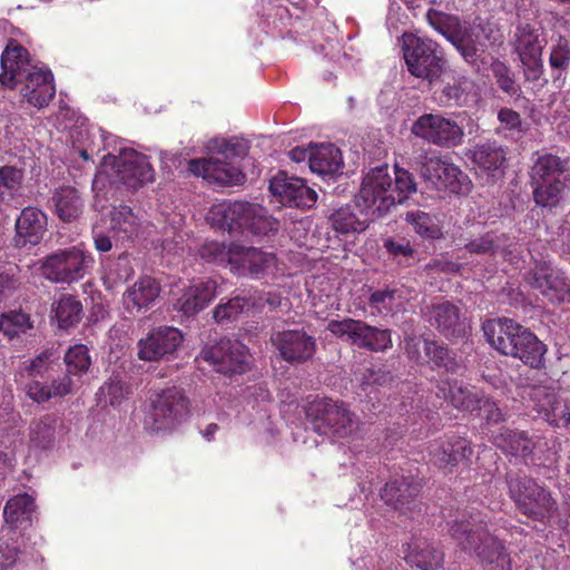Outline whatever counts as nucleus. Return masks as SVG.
<instances>
[{
    "label": "nucleus",
    "instance_id": "23",
    "mask_svg": "<svg viewBox=\"0 0 570 570\" xmlns=\"http://www.w3.org/2000/svg\"><path fill=\"white\" fill-rule=\"evenodd\" d=\"M14 245L18 248L33 247L41 243L48 230L47 214L36 207H24L14 223Z\"/></svg>",
    "mask_w": 570,
    "mask_h": 570
},
{
    "label": "nucleus",
    "instance_id": "55",
    "mask_svg": "<svg viewBox=\"0 0 570 570\" xmlns=\"http://www.w3.org/2000/svg\"><path fill=\"white\" fill-rule=\"evenodd\" d=\"M423 350L426 357L438 367H444L446 371L454 372L456 362L445 344L434 340H424Z\"/></svg>",
    "mask_w": 570,
    "mask_h": 570
},
{
    "label": "nucleus",
    "instance_id": "27",
    "mask_svg": "<svg viewBox=\"0 0 570 570\" xmlns=\"http://www.w3.org/2000/svg\"><path fill=\"white\" fill-rule=\"evenodd\" d=\"M250 210V203L224 202L213 205L207 218L218 229L227 230L229 234H244L246 214Z\"/></svg>",
    "mask_w": 570,
    "mask_h": 570
},
{
    "label": "nucleus",
    "instance_id": "39",
    "mask_svg": "<svg viewBox=\"0 0 570 570\" xmlns=\"http://www.w3.org/2000/svg\"><path fill=\"white\" fill-rule=\"evenodd\" d=\"M514 50L520 61L542 58L543 43L538 30L529 23L520 24L514 32Z\"/></svg>",
    "mask_w": 570,
    "mask_h": 570
},
{
    "label": "nucleus",
    "instance_id": "16",
    "mask_svg": "<svg viewBox=\"0 0 570 570\" xmlns=\"http://www.w3.org/2000/svg\"><path fill=\"white\" fill-rule=\"evenodd\" d=\"M271 343L282 360L291 365L306 363L317 350L316 338L303 328L275 332L271 336Z\"/></svg>",
    "mask_w": 570,
    "mask_h": 570
},
{
    "label": "nucleus",
    "instance_id": "44",
    "mask_svg": "<svg viewBox=\"0 0 570 570\" xmlns=\"http://www.w3.org/2000/svg\"><path fill=\"white\" fill-rule=\"evenodd\" d=\"M35 508L33 497L28 493L18 494L6 503L3 509L4 521L11 525L30 521Z\"/></svg>",
    "mask_w": 570,
    "mask_h": 570
},
{
    "label": "nucleus",
    "instance_id": "29",
    "mask_svg": "<svg viewBox=\"0 0 570 570\" xmlns=\"http://www.w3.org/2000/svg\"><path fill=\"white\" fill-rule=\"evenodd\" d=\"M217 284L213 279L195 283L183 289L174 303V309L190 317L203 311L216 295Z\"/></svg>",
    "mask_w": 570,
    "mask_h": 570
},
{
    "label": "nucleus",
    "instance_id": "12",
    "mask_svg": "<svg viewBox=\"0 0 570 570\" xmlns=\"http://www.w3.org/2000/svg\"><path fill=\"white\" fill-rule=\"evenodd\" d=\"M490 440L505 455L520 458L527 465L544 464L538 456V452H542L547 443L538 435L502 426L491 431Z\"/></svg>",
    "mask_w": 570,
    "mask_h": 570
},
{
    "label": "nucleus",
    "instance_id": "43",
    "mask_svg": "<svg viewBox=\"0 0 570 570\" xmlns=\"http://www.w3.org/2000/svg\"><path fill=\"white\" fill-rule=\"evenodd\" d=\"M326 330L334 336L356 345L361 348L362 342L368 332V324L361 320L345 317L343 320H331Z\"/></svg>",
    "mask_w": 570,
    "mask_h": 570
},
{
    "label": "nucleus",
    "instance_id": "62",
    "mask_svg": "<svg viewBox=\"0 0 570 570\" xmlns=\"http://www.w3.org/2000/svg\"><path fill=\"white\" fill-rule=\"evenodd\" d=\"M396 291L391 288L374 291L368 297V304L379 314L389 313L393 309Z\"/></svg>",
    "mask_w": 570,
    "mask_h": 570
},
{
    "label": "nucleus",
    "instance_id": "47",
    "mask_svg": "<svg viewBox=\"0 0 570 570\" xmlns=\"http://www.w3.org/2000/svg\"><path fill=\"white\" fill-rule=\"evenodd\" d=\"M257 302L252 297L235 296L220 302L214 309V318L219 324L235 321L245 309L253 307Z\"/></svg>",
    "mask_w": 570,
    "mask_h": 570
},
{
    "label": "nucleus",
    "instance_id": "42",
    "mask_svg": "<svg viewBox=\"0 0 570 570\" xmlns=\"http://www.w3.org/2000/svg\"><path fill=\"white\" fill-rule=\"evenodd\" d=\"M26 174L14 165L0 166V206L10 205L21 195Z\"/></svg>",
    "mask_w": 570,
    "mask_h": 570
},
{
    "label": "nucleus",
    "instance_id": "7",
    "mask_svg": "<svg viewBox=\"0 0 570 570\" xmlns=\"http://www.w3.org/2000/svg\"><path fill=\"white\" fill-rule=\"evenodd\" d=\"M306 417L320 435L348 438L356 429L355 414L342 401L328 397L314 400L306 409Z\"/></svg>",
    "mask_w": 570,
    "mask_h": 570
},
{
    "label": "nucleus",
    "instance_id": "5",
    "mask_svg": "<svg viewBox=\"0 0 570 570\" xmlns=\"http://www.w3.org/2000/svg\"><path fill=\"white\" fill-rule=\"evenodd\" d=\"M401 49L407 71L415 78L438 82L444 73L446 59L444 49L434 39L404 32L401 37Z\"/></svg>",
    "mask_w": 570,
    "mask_h": 570
},
{
    "label": "nucleus",
    "instance_id": "15",
    "mask_svg": "<svg viewBox=\"0 0 570 570\" xmlns=\"http://www.w3.org/2000/svg\"><path fill=\"white\" fill-rule=\"evenodd\" d=\"M199 360L213 365L216 372L233 375L243 374L249 368L247 347L238 341L223 338L217 344L205 346Z\"/></svg>",
    "mask_w": 570,
    "mask_h": 570
},
{
    "label": "nucleus",
    "instance_id": "40",
    "mask_svg": "<svg viewBox=\"0 0 570 570\" xmlns=\"http://www.w3.org/2000/svg\"><path fill=\"white\" fill-rule=\"evenodd\" d=\"M52 320L61 330L75 327L82 318L83 308L81 302L72 295L65 294L52 304Z\"/></svg>",
    "mask_w": 570,
    "mask_h": 570
},
{
    "label": "nucleus",
    "instance_id": "4",
    "mask_svg": "<svg viewBox=\"0 0 570 570\" xmlns=\"http://www.w3.org/2000/svg\"><path fill=\"white\" fill-rule=\"evenodd\" d=\"M530 177L535 205L556 208L570 188L569 159L551 153L539 155L531 167Z\"/></svg>",
    "mask_w": 570,
    "mask_h": 570
},
{
    "label": "nucleus",
    "instance_id": "60",
    "mask_svg": "<svg viewBox=\"0 0 570 570\" xmlns=\"http://www.w3.org/2000/svg\"><path fill=\"white\" fill-rule=\"evenodd\" d=\"M216 153L223 158L232 161L234 158H243L248 153V142L246 140L232 138L216 142Z\"/></svg>",
    "mask_w": 570,
    "mask_h": 570
},
{
    "label": "nucleus",
    "instance_id": "61",
    "mask_svg": "<svg viewBox=\"0 0 570 570\" xmlns=\"http://www.w3.org/2000/svg\"><path fill=\"white\" fill-rule=\"evenodd\" d=\"M524 69V80L541 89L548 83L544 76L542 58L521 61Z\"/></svg>",
    "mask_w": 570,
    "mask_h": 570
},
{
    "label": "nucleus",
    "instance_id": "50",
    "mask_svg": "<svg viewBox=\"0 0 570 570\" xmlns=\"http://www.w3.org/2000/svg\"><path fill=\"white\" fill-rule=\"evenodd\" d=\"M236 244H225L217 240H207L199 248V256L207 263L229 266L232 268L233 257Z\"/></svg>",
    "mask_w": 570,
    "mask_h": 570
},
{
    "label": "nucleus",
    "instance_id": "48",
    "mask_svg": "<svg viewBox=\"0 0 570 570\" xmlns=\"http://www.w3.org/2000/svg\"><path fill=\"white\" fill-rule=\"evenodd\" d=\"M57 419L47 414L30 425V443L35 448L49 449L55 442Z\"/></svg>",
    "mask_w": 570,
    "mask_h": 570
},
{
    "label": "nucleus",
    "instance_id": "59",
    "mask_svg": "<svg viewBox=\"0 0 570 570\" xmlns=\"http://www.w3.org/2000/svg\"><path fill=\"white\" fill-rule=\"evenodd\" d=\"M362 342L361 348L371 352H384L392 347L391 331L387 328H379L368 324V332Z\"/></svg>",
    "mask_w": 570,
    "mask_h": 570
},
{
    "label": "nucleus",
    "instance_id": "53",
    "mask_svg": "<svg viewBox=\"0 0 570 570\" xmlns=\"http://www.w3.org/2000/svg\"><path fill=\"white\" fill-rule=\"evenodd\" d=\"M406 222H409L414 230L422 237L430 238V239H439L442 237V228L436 223V219L434 216L421 212H410L406 214Z\"/></svg>",
    "mask_w": 570,
    "mask_h": 570
},
{
    "label": "nucleus",
    "instance_id": "22",
    "mask_svg": "<svg viewBox=\"0 0 570 570\" xmlns=\"http://www.w3.org/2000/svg\"><path fill=\"white\" fill-rule=\"evenodd\" d=\"M188 170L195 176H200L208 183L219 186L238 185L244 179L239 168L223 157L191 159L188 163Z\"/></svg>",
    "mask_w": 570,
    "mask_h": 570
},
{
    "label": "nucleus",
    "instance_id": "21",
    "mask_svg": "<svg viewBox=\"0 0 570 570\" xmlns=\"http://www.w3.org/2000/svg\"><path fill=\"white\" fill-rule=\"evenodd\" d=\"M116 176L128 189L137 190L155 179L149 158L135 150L122 153L116 164Z\"/></svg>",
    "mask_w": 570,
    "mask_h": 570
},
{
    "label": "nucleus",
    "instance_id": "19",
    "mask_svg": "<svg viewBox=\"0 0 570 570\" xmlns=\"http://www.w3.org/2000/svg\"><path fill=\"white\" fill-rule=\"evenodd\" d=\"M531 399L538 413L554 428H570V399L561 397L553 387L534 386Z\"/></svg>",
    "mask_w": 570,
    "mask_h": 570
},
{
    "label": "nucleus",
    "instance_id": "31",
    "mask_svg": "<svg viewBox=\"0 0 570 570\" xmlns=\"http://www.w3.org/2000/svg\"><path fill=\"white\" fill-rule=\"evenodd\" d=\"M431 326L435 327L443 336L461 337L465 334V325L461 318L460 308L448 301L433 304L428 312Z\"/></svg>",
    "mask_w": 570,
    "mask_h": 570
},
{
    "label": "nucleus",
    "instance_id": "49",
    "mask_svg": "<svg viewBox=\"0 0 570 570\" xmlns=\"http://www.w3.org/2000/svg\"><path fill=\"white\" fill-rule=\"evenodd\" d=\"M490 69L497 86L503 94L510 97H520L521 87L518 85L515 75L510 66L494 58L490 63Z\"/></svg>",
    "mask_w": 570,
    "mask_h": 570
},
{
    "label": "nucleus",
    "instance_id": "57",
    "mask_svg": "<svg viewBox=\"0 0 570 570\" xmlns=\"http://www.w3.org/2000/svg\"><path fill=\"white\" fill-rule=\"evenodd\" d=\"M384 248L399 265L411 266L415 262V249L405 238H387L384 240Z\"/></svg>",
    "mask_w": 570,
    "mask_h": 570
},
{
    "label": "nucleus",
    "instance_id": "38",
    "mask_svg": "<svg viewBox=\"0 0 570 570\" xmlns=\"http://www.w3.org/2000/svg\"><path fill=\"white\" fill-rule=\"evenodd\" d=\"M343 167L340 149L333 144H322L312 148L309 169L321 176L333 175Z\"/></svg>",
    "mask_w": 570,
    "mask_h": 570
},
{
    "label": "nucleus",
    "instance_id": "3",
    "mask_svg": "<svg viewBox=\"0 0 570 570\" xmlns=\"http://www.w3.org/2000/svg\"><path fill=\"white\" fill-rule=\"evenodd\" d=\"M428 24L449 41L462 60L473 70L479 71L488 63L487 53L498 39L492 37V29L483 23L464 26L461 18L453 13L430 8L425 13Z\"/></svg>",
    "mask_w": 570,
    "mask_h": 570
},
{
    "label": "nucleus",
    "instance_id": "30",
    "mask_svg": "<svg viewBox=\"0 0 570 570\" xmlns=\"http://www.w3.org/2000/svg\"><path fill=\"white\" fill-rule=\"evenodd\" d=\"M233 263L230 271L237 276H259L271 267L275 261V255L265 253L255 247L235 246L232 254Z\"/></svg>",
    "mask_w": 570,
    "mask_h": 570
},
{
    "label": "nucleus",
    "instance_id": "18",
    "mask_svg": "<svg viewBox=\"0 0 570 570\" xmlns=\"http://www.w3.org/2000/svg\"><path fill=\"white\" fill-rule=\"evenodd\" d=\"M421 490L422 484L419 480L413 476H401L385 484L381 498L387 505L404 514L421 512Z\"/></svg>",
    "mask_w": 570,
    "mask_h": 570
},
{
    "label": "nucleus",
    "instance_id": "54",
    "mask_svg": "<svg viewBox=\"0 0 570 570\" xmlns=\"http://www.w3.org/2000/svg\"><path fill=\"white\" fill-rule=\"evenodd\" d=\"M395 177L392 178L391 189L392 196L397 204L404 203L412 194L416 191V183L412 174L403 168L395 166Z\"/></svg>",
    "mask_w": 570,
    "mask_h": 570
},
{
    "label": "nucleus",
    "instance_id": "13",
    "mask_svg": "<svg viewBox=\"0 0 570 570\" xmlns=\"http://www.w3.org/2000/svg\"><path fill=\"white\" fill-rule=\"evenodd\" d=\"M527 283L551 304L570 303V279L549 261H537L525 276Z\"/></svg>",
    "mask_w": 570,
    "mask_h": 570
},
{
    "label": "nucleus",
    "instance_id": "64",
    "mask_svg": "<svg viewBox=\"0 0 570 570\" xmlns=\"http://www.w3.org/2000/svg\"><path fill=\"white\" fill-rule=\"evenodd\" d=\"M20 285L19 267L10 265L0 272V299L11 295Z\"/></svg>",
    "mask_w": 570,
    "mask_h": 570
},
{
    "label": "nucleus",
    "instance_id": "9",
    "mask_svg": "<svg viewBox=\"0 0 570 570\" xmlns=\"http://www.w3.org/2000/svg\"><path fill=\"white\" fill-rule=\"evenodd\" d=\"M149 419L154 432L171 431L185 422L190 412V401L184 390L170 386L150 396Z\"/></svg>",
    "mask_w": 570,
    "mask_h": 570
},
{
    "label": "nucleus",
    "instance_id": "51",
    "mask_svg": "<svg viewBox=\"0 0 570 570\" xmlns=\"http://www.w3.org/2000/svg\"><path fill=\"white\" fill-rule=\"evenodd\" d=\"M472 181L469 176L455 164L451 163L442 179V185L436 190H445L454 195H468L471 191Z\"/></svg>",
    "mask_w": 570,
    "mask_h": 570
},
{
    "label": "nucleus",
    "instance_id": "41",
    "mask_svg": "<svg viewBox=\"0 0 570 570\" xmlns=\"http://www.w3.org/2000/svg\"><path fill=\"white\" fill-rule=\"evenodd\" d=\"M110 232L120 240H132L138 235L139 220L127 205L114 207L110 213Z\"/></svg>",
    "mask_w": 570,
    "mask_h": 570
},
{
    "label": "nucleus",
    "instance_id": "36",
    "mask_svg": "<svg viewBox=\"0 0 570 570\" xmlns=\"http://www.w3.org/2000/svg\"><path fill=\"white\" fill-rule=\"evenodd\" d=\"M518 342L510 356L519 358L531 368L541 370L546 366L547 345L532 332L528 328L521 331V338Z\"/></svg>",
    "mask_w": 570,
    "mask_h": 570
},
{
    "label": "nucleus",
    "instance_id": "10",
    "mask_svg": "<svg viewBox=\"0 0 570 570\" xmlns=\"http://www.w3.org/2000/svg\"><path fill=\"white\" fill-rule=\"evenodd\" d=\"M392 177L387 165L372 168L363 178L361 189L356 196V207H364L371 216L379 218L395 206L390 193Z\"/></svg>",
    "mask_w": 570,
    "mask_h": 570
},
{
    "label": "nucleus",
    "instance_id": "32",
    "mask_svg": "<svg viewBox=\"0 0 570 570\" xmlns=\"http://www.w3.org/2000/svg\"><path fill=\"white\" fill-rule=\"evenodd\" d=\"M354 204L341 206L328 216L333 229L340 234L362 233L368 227L371 213Z\"/></svg>",
    "mask_w": 570,
    "mask_h": 570
},
{
    "label": "nucleus",
    "instance_id": "28",
    "mask_svg": "<svg viewBox=\"0 0 570 570\" xmlns=\"http://www.w3.org/2000/svg\"><path fill=\"white\" fill-rule=\"evenodd\" d=\"M436 395L449 401L459 411L473 413L481 406L487 394L475 386L464 385L456 380H445L438 385Z\"/></svg>",
    "mask_w": 570,
    "mask_h": 570
},
{
    "label": "nucleus",
    "instance_id": "2",
    "mask_svg": "<svg viewBox=\"0 0 570 570\" xmlns=\"http://www.w3.org/2000/svg\"><path fill=\"white\" fill-rule=\"evenodd\" d=\"M446 525L458 547L473 553L482 570H512L508 548L489 531L487 515L481 511L474 508L458 510Z\"/></svg>",
    "mask_w": 570,
    "mask_h": 570
},
{
    "label": "nucleus",
    "instance_id": "58",
    "mask_svg": "<svg viewBox=\"0 0 570 570\" xmlns=\"http://www.w3.org/2000/svg\"><path fill=\"white\" fill-rule=\"evenodd\" d=\"M30 316L21 311H11L0 317V331L10 338L31 328Z\"/></svg>",
    "mask_w": 570,
    "mask_h": 570
},
{
    "label": "nucleus",
    "instance_id": "46",
    "mask_svg": "<svg viewBox=\"0 0 570 570\" xmlns=\"http://www.w3.org/2000/svg\"><path fill=\"white\" fill-rule=\"evenodd\" d=\"M250 213L246 214L247 222L244 225V233L266 236L278 230V220L268 216L264 207L250 204Z\"/></svg>",
    "mask_w": 570,
    "mask_h": 570
},
{
    "label": "nucleus",
    "instance_id": "26",
    "mask_svg": "<svg viewBox=\"0 0 570 570\" xmlns=\"http://www.w3.org/2000/svg\"><path fill=\"white\" fill-rule=\"evenodd\" d=\"M20 83H23L22 96L39 109L48 106L56 95L53 76L48 69L32 68Z\"/></svg>",
    "mask_w": 570,
    "mask_h": 570
},
{
    "label": "nucleus",
    "instance_id": "56",
    "mask_svg": "<svg viewBox=\"0 0 570 570\" xmlns=\"http://www.w3.org/2000/svg\"><path fill=\"white\" fill-rule=\"evenodd\" d=\"M463 248L471 255H494L499 250L498 237L494 232L479 236L462 238Z\"/></svg>",
    "mask_w": 570,
    "mask_h": 570
},
{
    "label": "nucleus",
    "instance_id": "17",
    "mask_svg": "<svg viewBox=\"0 0 570 570\" xmlns=\"http://www.w3.org/2000/svg\"><path fill=\"white\" fill-rule=\"evenodd\" d=\"M183 342L181 332L173 326H159L137 343V356L141 361L157 362L171 355Z\"/></svg>",
    "mask_w": 570,
    "mask_h": 570
},
{
    "label": "nucleus",
    "instance_id": "11",
    "mask_svg": "<svg viewBox=\"0 0 570 570\" xmlns=\"http://www.w3.org/2000/svg\"><path fill=\"white\" fill-rule=\"evenodd\" d=\"M411 132L416 138L442 148L458 147L464 138L462 126L440 112L421 115L412 124Z\"/></svg>",
    "mask_w": 570,
    "mask_h": 570
},
{
    "label": "nucleus",
    "instance_id": "8",
    "mask_svg": "<svg viewBox=\"0 0 570 570\" xmlns=\"http://www.w3.org/2000/svg\"><path fill=\"white\" fill-rule=\"evenodd\" d=\"M94 263L91 253L77 245L47 255L40 272L51 283L70 285L82 279Z\"/></svg>",
    "mask_w": 570,
    "mask_h": 570
},
{
    "label": "nucleus",
    "instance_id": "14",
    "mask_svg": "<svg viewBox=\"0 0 570 570\" xmlns=\"http://www.w3.org/2000/svg\"><path fill=\"white\" fill-rule=\"evenodd\" d=\"M473 454L472 442L458 434H444L429 446L431 463L445 473H453L460 465L470 468Z\"/></svg>",
    "mask_w": 570,
    "mask_h": 570
},
{
    "label": "nucleus",
    "instance_id": "34",
    "mask_svg": "<svg viewBox=\"0 0 570 570\" xmlns=\"http://www.w3.org/2000/svg\"><path fill=\"white\" fill-rule=\"evenodd\" d=\"M50 204L55 214L65 223L77 220L83 212V199L77 188L60 186L52 191Z\"/></svg>",
    "mask_w": 570,
    "mask_h": 570
},
{
    "label": "nucleus",
    "instance_id": "1",
    "mask_svg": "<svg viewBox=\"0 0 570 570\" xmlns=\"http://www.w3.org/2000/svg\"><path fill=\"white\" fill-rule=\"evenodd\" d=\"M66 371L52 351L46 350L30 361L21 363L16 382L27 396L36 403L61 399L72 393L73 376L86 374L91 365L89 350L85 344L70 346L63 357Z\"/></svg>",
    "mask_w": 570,
    "mask_h": 570
},
{
    "label": "nucleus",
    "instance_id": "33",
    "mask_svg": "<svg viewBox=\"0 0 570 570\" xmlns=\"http://www.w3.org/2000/svg\"><path fill=\"white\" fill-rule=\"evenodd\" d=\"M161 291L159 282L151 276L139 277L124 294V303L128 311H148Z\"/></svg>",
    "mask_w": 570,
    "mask_h": 570
},
{
    "label": "nucleus",
    "instance_id": "37",
    "mask_svg": "<svg viewBox=\"0 0 570 570\" xmlns=\"http://www.w3.org/2000/svg\"><path fill=\"white\" fill-rule=\"evenodd\" d=\"M465 156L480 169L489 173L500 169L507 160L504 148L491 140L475 144Z\"/></svg>",
    "mask_w": 570,
    "mask_h": 570
},
{
    "label": "nucleus",
    "instance_id": "35",
    "mask_svg": "<svg viewBox=\"0 0 570 570\" xmlns=\"http://www.w3.org/2000/svg\"><path fill=\"white\" fill-rule=\"evenodd\" d=\"M405 561L420 570H436L443 566L444 553L426 539H415L409 544Z\"/></svg>",
    "mask_w": 570,
    "mask_h": 570
},
{
    "label": "nucleus",
    "instance_id": "20",
    "mask_svg": "<svg viewBox=\"0 0 570 570\" xmlns=\"http://www.w3.org/2000/svg\"><path fill=\"white\" fill-rule=\"evenodd\" d=\"M271 193L278 197L281 203L297 208H311L317 200L316 191L297 177H288L279 173L269 181Z\"/></svg>",
    "mask_w": 570,
    "mask_h": 570
},
{
    "label": "nucleus",
    "instance_id": "24",
    "mask_svg": "<svg viewBox=\"0 0 570 570\" xmlns=\"http://www.w3.org/2000/svg\"><path fill=\"white\" fill-rule=\"evenodd\" d=\"M0 62V82L10 89H14L24 75L36 67L31 65L28 50L16 40H9Z\"/></svg>",
    "mask_w": 570,
    "mask_h": 570
},
{
    "label": "nucleus",
    "instance_id": "52",
    "mask_svg": "<svg viewBox=\"0 0 570 570\" xmlns=\"http://www.w3.org/2000/svg\"><path fill=\"white\" fill-rule=\"evenodd\" d=\"M451 159L448 156H430L425 157L422 163L420 173L425 181H429L434 188L442 185V179L446 174Z\"/></svg>",
    "mask_w": 570,
    "mask_h": 570
},
{
    "label": "nucleus",
    "instance_id": "6",
    "mask_svg": "<svg viewBox=\"0 0 570 570\" xmlns=\"http://www.w3.org/2000/svg\"><path fill=\"white\" fill-rule=\"evenodd\" d=\"M509 498L517 510L531 519L546 523L558 510V502L551 491L535 479L515 472L505 474Z\"/></svg>",
    "mask_w": 570,
    "mask_h": 570
},
{
    "label": "nucleus",
    "instance_id": "25",
    "mask_svg": "<svg viewBox=\"0 0 570 570\" xmlns=\"http://www.w3.org/2000/svg\"><path fill=\"white\" fill-rule=\"evenodd\" d=\"M482 330L491 346L510 356L521 338V331H525V327L510 318H498L485 321Z\"/></svg>",
    "mask_w": 570,
    "mask_h": 570
},
{
    "label": "nucleus",
    "instance_id": "45",
    "mask_svg": "<svg viewBox=\"0 0 570 570\" xmlns=\"http://www.w3.org/2000/svg\"><path fill=\"white\" fill-rule=\"evenodd\" d=\"M549 66L553 75V83L561 80L563 72L570 67V40L559 35L550 47Z\"/></svg>",
    "mask_w": 570,
    "mask_h": 570
},
{
    "label": "nucleus",
    "instance_id": "63",
    "mask_svg": "<svg viewBox=\"0 0 570 570\" xmlns=\"http://www.w3.org/2000/svg\"><path fill=\"white\" fill-rule=\"evenodd\" d=\"M480 405L481 406L476 410L478 415L483 419L487 424H499L505 421V414L491 396L485 395Z\"/></svg>",
    "mask_w": 570,
    "mask_h": 570
}]
</instances>
